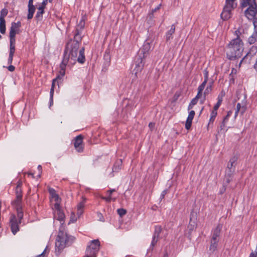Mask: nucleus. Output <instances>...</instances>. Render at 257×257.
I'll use <instances>...</instances> for the list:
<instances>
[{
	"label": "nucleus",
	"mask_w": 257,
	"mask_h": 257,
	"mask_svg": "<svg viewBox=\"0 0 257 257\" xmlns=\"http://www.w3.org/2000/svg\"><path fill=\"white\" fill-rule=\"evenodd\" d=\"M81 41V37L80 35L79 31L78 28H76L73 40L71 39L67 43L65 48V50H67V51H69V52H70L71 63L72 64H75L76 61L81 64H83L85 61L84 47L81 48L78 56L79 43Z\"/></svg>",
	"instance_id": "nucleus-1"
},
{
	"label": "nucleus",
	"mask_w": 257,
	"mask_h": 257,
	"mask_svg": "<svg viewBox=\"0 0 257 257\" xmlns=\"http://www.w3.org/2000/svg\"><path fill=\"white\" fill-rule=\"evenodd\" d=\"M63 227H61L55 242V253L59 255L63 249L72 244L75 239V237L68 235L62 230Z\"/></svg>",
	"instance_id": "nucleus-2"
},
{
	"label": "nucleus",
	"mask_w": 257,
	"mask_h": 257,
	"mask_svg": "<svg viewBox=\"0 0 257 257\" xmlns=\"http://www.w3.org/2000/svg\"><path fill=\"white\" fill-rule=\"evenodd\" d=\"M242 40H231L227 45L226 57L229 60L240 58L244 50Z\"/></svg>",
	"instance_id": "nucleus-3"
},
{
	"label": "nucleus",
	"mask_w": 257,
	"mask_h": 257,
	"mask_svg": "<svg viewBox=\"0 0 257 257\" xmlns=\"http://www.w3.org/2000/svg\"><path fill=\"white\" fill-rule=\"evenodd\" d=\"M151 49L149 42L145 41L143 47L139 50L137 55L135 57L134 71L135 73L141 72L143 69L145 63V59L147 57L149 51Z\"/></svg>",
	"instance_id": "nucleus-4"
},
{
	"label": "nucleus",
	"mask_w": 257,
	"mask_h": 257,
	"mask_svg": "<svg viewBox=\"0 0 257 257\" xmlns=\"http://www.w3.org/2000/svg\"><path fill=\"white\" fill-rule=\"evenodd\" d=\"M197 217V213L192 210L190 215V221L187 226V229L185 231V235L190 240H191L192 238V231L195 230L197 226L196 223Z\"/></svg>",
	"instance_id": "nucleus-5"
},
{
	"label": "nucleus",
	"mask_w": 257,
	"mask_h": 257,
	"mask_svg": "<svg viewBox=\"0 0 257 257\" xmlns=\"http://www.w3.org/2000/svg\"><path fill=\"white\" fill-rule=\"evenodd\" d=\"M22 197L20 195L16 196V199L12 202V205L15 206L17 211V216L19 219V222H22V220L23 219V212L22 210V207L21 205Z\"/></svg>",
	"instance_id": "nucleus-6"
},
{
	"label": "nucleus",
	"mask_w": 257,
	"mask_h": 257,
	"mask_svg": "<svg viewBox=\"0 0 257 257\" xmlns=\"http://www.w3.org/2000/svg\"><path fill=\"white\" fill-rule=\"evenodd\" d=\"M21 223V222H19V219L18 216H16L14 214L11 215L9 224L11 231L14 234H16L19 231V224Z\"/></svg>",
	"instance_id": "nucleus-7"
},
{
	"label": "nucleus",
	"mask_w": 257,
	"mask_h": 257,
	"mask_svg": "<svg viewBox=\"0 0 257 257\" xmlns=\"http://www.w3.org/2000/svg\"><path fill=\"white\" fill-rule=\"evenodd\" d=\"M83 137L82 135L77 136L74 139V146L78 152L83 151L84 147L82 145Z\"/></svg>",
	"instance_id": "nucleus-8"
},
{
	"label": "nucleus",
	"mask_w": 257,
	"mask_h": 257,
	"mask_svg": "<svg viewBox=\"0 0 257 257\" xmlns=\"http://www.w3.org/2000/svg\"><path fill=\"white\" fill-rule=\"evenodd\" d=\"M257 5L254 3V5H250L249 7L244 11L245 16L249 19L251 18H254L255 16L256 12Z\"/></svg>",
	"instance_id": "nucleus-9"
},
{
	"label": "nucleus",
	"mask_w": 257,
	"mask_h": 257,
	"mask_svg": "<svg viewBox=\"0 0 257 257\" xmlns=\"http://www.w3.org/2000/svg\"><path fill=\"white\" fill-rule=\"evenodd\" d=\"M68 52L67 50H64L63 59L60 66V70H65L66 66L69 62L72 64L71 63L70 52L68 54Z\"/></svg>",
	"instance_id": "nucleus-10"
},
{
	"label": "nucleus",
	"mask_w": 257,
	"mask_h": 257,
	"mask_svg": "<svg viewBox=\"0 0 257 257\" xmlns=\"http://www.w3.org/2000/svg\"><path fill=\"white\" fill-rule=\"evenodd\" d=\"M48 0H44L42 5L38 8V11L37 12L35 16V19L37 22L41 21L43 19V14L44 13V9L47 5Z\"/></svg>",
	"instance_id": "nucleus-11"
},
{
	"label": "nucleus",
	"mask_w": 257,
	"mask_h": 257,
	"mask_svg": "<svg viewBox=\"0 0 257 257\" xmlns=\"http://www.w3.org/2000/svg\"><path fill=\"white\" fill-rule=\"evenodd\" d=\"M232 11L228 9L227 7H224L223 11L220 15L221 18L223 21H227L232 16Z\"/></svg>",
	"instance_id": "nucleus-12"
},
{
	"label": "nucleus",
	"mask_w": 257,
	"mask_h": 257,
	"mask_svg": "<svg viewBox=\"0 0 257 257\" xmlns=\"http://www.w3.org/2000/svg\"><path fill=\"white\" fill-rule=\"evenodd\" d=\"M195 114V112L194 110H191L189 112L185 123V128L186 130H189L190 129L192 125V120L194 117Z\"/></svg>",
	"instance_id": "nucleus-13"
},
{
	"label": "nucleus",
	"mask_w": 257,
	"mask_h": 257,
	"mask_svg": "<svg viewBox=\"0 0 257 257\" xmlns=\"http://www.w3.org/2000/svg\"><path fill=\"white\" fill-rule=\"evenodd\" d=\"M19 34L18 32H16V30L13 29V28L10 29V46H15L16 43V35Z\"/></svg>",
	"instance_id": "nucleus-14"
},
{
	"label": "nucleus",
	"mask_w": 257,
	"mask_h": 257,
	"mask_svg": "<svg viewBox=\"0 0 257 257\" xmlns=\"http://www.w3.org/2000/svg\"><path fill=\"white\" fill-rule=\"evenodd\" d=\"M238 159V157L237 155H234L232 157H231L227 166V169H231V170H234L235 168V165H234V164L237 161Z\"/></svg>",
	"instance_id": "nucleus-15"
},
{
	"label": "nucleus",
	"mask_w": 257,
	"mask_h": 257,
	"mask_svg": "<svg viewBox=\"0 0 257 257\" xmlns=\"http://www.w3.org/2000/svg\"><path fill=\"white\" fill-rule=\"evenodd\" d=\"M60 78L61 77L60 76H57L56 78L55 79H53L52 81V86H51V88L50 92V106H51L53 104V95H54V87H55V85L56 80L57 79H60Z\"/></svg>",
	"instance_id": "nucleus-16"
},
{
	"label": "nucleus",
	"mask_w": 257,
	"mask_h": 257,
	"mask_svg": "<svg viewBox=\"0 0 257 257\" xmlns=\"http://www.w3.org/2000/svg\"><path fill=\"white\" fill-rule=\"evenodd\" d=\"M100 242L98 239H94L91 241V244L88 245L87 247L92 250H94V251H98L99 249Z\"/></svg>",
	"instance_id": "nucleus-17"
},
{
	"label": "nucleus",
	"mask_w": 257,
	"mask_h": 257,
	"mask_svg": "<svg viewBox=\"0 0 257 257\" xmlns=\"http://www.w3.org/2000/svg\"><path fill=\"white\" fill-rule=\"evenodd\" d=\"M236 0H226L225 5L224 7H227L228 9L232 11L237 7V4L235 3Z\"/></svg>",
	"instance_id": "nucleus-18"
},
{
	"label": "nucleus",
	"mask_w": 257,
	"mask_h": 257,
	"mask_svg": "<svg viewBox=\"0 0 257 257\" xmlns=\"http://www.w3.org/2000/svg\"><path fill=\"white\" fill-rule=\"evenodd\" d=\"M55 217L57 220L60 221L62 224L64 223V218L65 216L62 210H58V211L56 212Z\"/></svg>",
	"instance_id": "nucleus-19"
},
{
	"label": "nucleus",
	"mask_w": 257,
	"mask_h": 257,
	"mask_svg": "<svg viewBox=\"0 0 257 257\" xmlns=\"http://www.w3.org/2000/svg\"><path fill=\"white\" fill-rule=\"evenodd\" d=\"M15 52V46H10V53L8 60L9 64H12L13 60L14 55Z\"/></svg>",
	"instance_id": "nucleus-20"
},
{
	"label": "nucleus",
	"mask_w": 257,
	"mask_h": 257,
	"mask_svg": "<svg viewBox=\"0 0 257 257\" xmlns=\"http://www.w3.org/2000/svg\"><path fill=\"white\" fill-rule=\"evenodd\" d=\"M252 58V57H251V55H250L248 53L245 55V56L241 59L240 61L239 66H240L242 63H244L246 64H250L251 63V60Z\"/></svg>",
	"instance_id": "nucleus-21"
},
{
	"label": "nucleus",
	"mask_w": 257,
	"mask_h": 257,
	"mask_svg": "<svg viewBox=\"0 0 257 257\" xmlns=\"http://www.w3.org/2000/svg\"><path fill=\"white\" fill-rule=\"evenodd\" d=\"M175 26L172 25L171 26V29L167 32L166 34V41L168 42L170 39H173L172 35L175 33Z\"/></svg>",
	"instance_id": "nucleus-22"
},
{
	"label": "nucleus",
	"mask_w": 257,
	"mask_h": 257,
	"mask_svg": "<svg viewBox=\"0 0 257 257\" xmlns=\"http://www.w3.org/2000/svg\"><path fill=\"white\" fill-rule=\"evenodd\" d=\"M97 252V251H94V250H92L88 247H87L86 254L84 257H96Z\"/></svg>",
	"instance_id": "nucleus-23"
},
{
	"label": "nucleus",
	"mask_w": 257,
	"mask_h": 257,
	"mask_svg": "<svg viewBox=\"0 0 257 257\" xmlns=\"http://www.w3.org/2000/svg\"><path fill=\"white\" fill-rule=\"evenodd\" d=\"M213 83V81L209 82L206 88L205 89L203 93L204 100L205 99L206 96L211 92Z\"/></svg>",
	"instance_id": "nucleus-24"
},
{
	"label": "nucleus",
	"mask_w": 257,
	"mask_h": 257,
	"mask_svg": "<svg viewBox=\"0 0 257 257\" xmlns=\"http://www.w3.org/2000/svg\"><path fill=\"white\" fill-rule=\"evenodd\" d=\"M222 228V225L218 224L216 228L213 230L212 234L220 237V232Z\"/></svg>",
	"instance_id": "nucleus-25"
},
{
	"label": "nucleus",
	"mask_w": 257,
	"mask_h": 257,
	"mask_svg": "<svg viewBox=\"0 0 257 257\" xmlns=\"http://www.w3.org/2000/svg\"><path fill=\"white\" fill-rule=\"evenodd\" d=\"M218 242L219 241H218L213 240L212 239H211L209 250L211 251L212 252L216 250L218 246Z\"/></svg>",
	"instance_id": "nucleus-26"
},
{
	"label": "nucleus",
	"mask_w": 257,
	"mask_h": 257,
	"mask_svg": "<svg viewBox=\"0 0 257 257\" xmlns=\"http://www.w3.org/2000/svg\"><path fill=\"white\" fill-rule=\"evenodd\" d=\"M162 227L160 225H157L155 227V231L154 232L153 236L155 238H159L160 234L162 232Z\"/></svg>",
	"instance_id": "nucleus-27"
},
{
	"label": "nucleus",
	"mask_w": 257,
	"mask_h": 257,
	"mask_svg": "<svg viewBox=\"0 0 257 257\" xmlns=\"http://www.w3.org/2000/svg\"><path fill=\"white\" fill-rule=\"evenodd\" d=\"M256 42H257V35L253 33L251 36L248 38V43L250 45H252L255 44Z\"/></svg>",
	"instance_id": "nucleus-28"
},
{
	"label": "nucleus",
	"mask_w": 257,
	"mask_h": 257,
	"mask_svg": "<svg viewBox=\"0 0 257 257\" xmlns=\"http://www.w3.org/2000/svg\"><path fill=\"white\" fill-rule=\"evenodd\" d=\"M122 164V161L121 160H118L115 162V164H114V166L112 168V170L113 172H117L120 169V166Z\"/></svg>",
	"instance_id": "nucleus-29"
},
{
	"label": "nucleus",
	"mask_w": 257,
	"mask_h": 257,
	"mask_svg": "<svg viewBox=\"0 0 257 257\" xmlns=\"http://www.w3.org/2000/svg\"><path fill=\"white\" fill-rule=\"evenodd\" d=\"M35 7L28 8V14L27 16V18L28 20H31L33 18L34 14L35 12Z\"/></svg>",
	"instance_id": "nucleus-30"
},
{
	"label": "nucleus",
	"mask_w": 257,
	"mask_h": 257,
	"mask_svg": "<svg viewBox=\"0 0 257 257\" xmlns=\"http://www.w3.org/2000/svg\"><path fill=\"white\" fill-rule=\"evenodd\" d=\"M0 32L4 34L6 33V21L5 19L0 20Z\"/></svg>",
	"instance_id": "nucleus-31"
},
{
	"label": "nucleus",
	"mask_w": 257,
	"mask_h": 257,
	"mask_svg": "<svg viewBox=\"0 0 257 257\" xmlns=\"http://www.w3.org/2000/svg\"><path fill=\"white\" fill-rule=\"evenodd\" d=\"M257 52V47L256 46H252L249 51L247 52L250 55H251V57H253L256 53Z\"/></svg>",
	"instance_id": "nucleus-32"
},
{
	"label": "nucleus",
	"mask_w": 257,
	"mask_h": 257,
	"mask_svg": "<svg viewBox=\"0 0 257 257\" xmlns=\"http://www.w3.org/2000/svg\"><path fill=\"white\" fill-rule=\"evenodd\" d=\"M21 27V23L20 21H18L17 23L13 22L12 23V26L11 28H13V29L19 30L20 28Z\"/></svg>",
	"instance_id": "nucleus-33"
},
{
	"label": "nucleus",
	"mask_w": 257,
	"mask_h": 257,
	"mask_svg": "<svg viewBox=\"0 0 257 257\" xmlns=\"http://www.w3.org/2000/svg\"><path fill=\"white\" fill-rule=\"evenodd\" d=\"M217 114V111H212L211 113V117L210 118V119H209V124H208V125L211 123H213V121H214L215 120V118Z\"/></svg>",
	"instance_id": "nucleus-34"
},
{
	"label": "nucleus",
	"mask_w": 257,
	"mask_h": 257,
	"mask_svg": "<svg viewBox=\"0 0 257 257\" xmlns=\"http://www.w3.org/2000/svg\"><path fill=\"white\" fill-rule=\"evenodd\" d=\"M251 0H241L240 7L244 8L250 5Z\"/></svg>",
	"instance_id": "nucleus-35"
},
{
	"label": "nucleus",
	"mask_w": 257,
	"mask_h": 257,
	"mask_svg": "<svg viewBox=\"0 0 257 257\" xmlns=\"http://www.w3.org/2000/svg\"><path fill=\"white\" fill-rule=\"evenodd\" d=\"M159 240V238H155L154 237H153L152 241L151 242V244L150 247L149 249L153 250L154 247L156 245L158 241Z\"/></svg>",
	"instance_id": "nucleus-36"
},
{
	"label": "nucleus",
	"mask_w": 257,
	"mask_h": 257,
	"mask_svg": "<svg viewBox=\"0 0 257 257\" xmlns=\"http://www.w3.org/2000/svg\"><path fill=\"white\" fill-rule=\"evenodd\" d=\"M8 13V11L7 9H3L2 10L1 12V16H0V20L3 19H5L4 17H6Z\"/></svg>",
	"instance_id": "nucleus-37"
},
{
	"label": "nucleus",
	"mask_w": 257,
	"mask_h": 257,
	"mask_svg": "<svg viewBox=\"0 0 257 257\" xmlns=\"http://www.w3.org/2000/svg\"><path fill=\"white\" fill-rule=\"evenodd\" d=\"M117 212L120 217H122L126 213V210L123 208H119L117 210Z\"/></svg>",
	"instance_id": "nucleus-38"
},
{
	"label": "nucleus",
	"mask_w": 257,
	"mask_h": 257,
	"mask_svg": "<svg viewBox=\"0 0 257 257\" xmlns=\"http://www.w3.org/2000/svg\"><path fill=\"white\" fill-rule=\"evenodd\" d=\"M234 35L236 36V38L232 39V40H236L237 39L239 40H242L240 38V36L241 35V33L238 29L235 31Z\"/></svg>",
	"instance_id": "nucleus-39"
},
{
	"label": "nucleus",
	"mask_w": 257,
	"mask_h": 257,
	"mask_svg": "<svg viewBox=\"0 0 257 257\" xmlns=\"http://www.w3.org/2000/svg\"><path fill=\"white\" fill-rule=\"evenodd\" d=\"M234 171V170L228 169L227 172L225 173V176L228 177L229 178H230L231 177H233Z\"/></svg>",
	"instance_id": "nucleus-40"
},
{
	"label": "nucleus",
	"mask_w": 257,
	"mask_h": 257,
	"mask_svg": "<svg viewBox=\"0 0 257 257\" xmlns=\"http://www.w3.org/2000/svg\"><path fill=\"white\" fill-rule=\"evenodd\" d=\"M49 192L51 196V197L53 198V197L56 196V195H57L56 193V192L55 190L52 188H49L48 189Z\"/></svg>",
	"instance_id": "nucleus-41"
},
{
	"label": "nucleus",
	"mask_w": 257,
	"mask_h": 257,
	"mask_svg": "<svg viewBox=\"0 0 257 257\" xmlns=\"http://www.w3.org/2000/svg\"><path fill=\"white\" fill-rule=\"evenodd\" d=\"M76 220L77 219L75 216V213L74 212H72L71 214L70 220L68 224H70L71 222H75L76 221Z\"/></svg>",
	"instance_id": "nucleus-42"
},
{
	"label": "nucleus",
	"mask_w": 257,
	"mask_h": 257,
	"mask_svg": "<svg viewBox=\"0 0 257 257\" xmlns=\"http://www.w3.org/2000/svg\"><path fill=\"white\" fill-rule=\"evenodd\" d=\"M207 82V81H205V80H204V81L201 83V84L199 86L198 90L203 91L205 87V85H206Z\"/></svg>",
	"instance_id": "nucleus-43"
},
{
	"label": "nucleus",
	"mask_w": 257,
	"mask_h": 257,
	"mask_svg": "<svg viewBox=\"0 0 257 257\" xmlns=\"http://www.w3.org/2000/svg\"><path fill=\"white\" fill-rule=\"evenodd\" d=\"M84 206V203L83 201H82L80 202L78 205H77V210L79 211H80L81 210H82L83 207Z\"/></svg>",
	"instance_id": "nucleus-44"
},
{
	"label": "nucleus",
	"mask_w": 257,
	"mask_h": 257,
	"mask_svg": "<svg viewBox=\"0 0 257 257\" xmlns=\"http://www.w3.org/2000/svg\"><path fill=\"white\" fill-rule=\"evenodd\" d=\"M203 73L204 75V80L206 81H208V71L207 69H205L203 71Z\"/></svg>",
	"instance_id": "nucleus-45"
},
{
	"label": "nucleus",
	"mask_w": 257,
	"mask_h": 257,
	"mask_svg": "<svg viewBox=\"0 0 257 257\" xmlns=\"http://www.w3.org/2000/svg\"><path fill=\"white\" fill-rule=\"evenodd\" d=\"M232 178L233 177H230V178H229L228 177H224V181L225 182V183H224V184H225L226 185H227L232 180Z\"/></svg>",
	"instance_id": "nucleus-46"
},
{
	"label": "nucleus",
	"mask_w": 257,
	"mask_h": 257,
	"mask_svg": "<svg viewBox=\"0 0 257 257\" xmlns=\"http://www.w3.org/2000/svg\"><path fill=\"white\" fill-rule=\"evenodd\" d=\"M65 70H60L59 71V74L57 76H60L61 78L60 79H57L56 80V81L58 80H61L62 79V78L65 75Z\"/></svg>",
	"instance_id": "nucleus-47"
},
{
	"label": "nucleus",
	"mask_w": 257,
	"mask_h": 257,
	"mask_svg": "<svg viewBox=\"0 0 257 257\" xmlns=\"http://www.w3.org/2000/svg\"><path fill=\"white\" fill-rule=\"evenodd\" d=\"M54 207L56 210V212L58 211V210H61V207H60V203H55L54 204Z\"/></svg>",
	"instance_id": "nucleus-48"
},
{
	"label": "nucleus",
	"mask_w": 257,
	"mask_h": 257,
	"mask_svg": "<svg viewBox=\"0 0 257 257\" xmlns=\"http://www.w3.org/2000/svg\"><path fill=\"white\" fill-rule=\"evenodd\" d=\"M220 105L221 104H220L219 102H217L216 104L214 106L212 111L215 112L217 111Z\"/></svg>",
	"instance_id": "nucleus-49"
},
{
	"label": "nucleus",
	"mask_w": 257,
	"mask_h": 257,
	"mask_svg": "<svg viewBox=\"0 0 257 257\" xmlns=\"http://www.w3.org/2000/svg\"><path fill=\"white\" fill-rule=\"evenodd\" d=\"M225 123L224 122H221L219 126V128L218 130V132L219 133L221 131L223 130L225 127Z\"/></svg>",
	"instance_id": "nucleus-50"
},
{
	"label": "nucleus",
	"mask_w": 257,
	"mask_h": 257,
	"mask_svg": "<svg viewBox=\"0 0 257 257\" xmlns=\"http://www.w3.org/2000/svg\"><path fill=\"white\" fill-rule=\"evenodd\" d=\"M16 196L20 195L21 197H22V192L21 189L16 188Z\"/></svg>",
	"instance_id": "nucleus-51"
},
{
	"label": "nucleus",
	"mask_w": 257,
	"mask_h": 257,
	"mask_svg": "<svg viewBox=\"0 0 257 257\" xmlns=\"http://www.w3.org/2000/svg\"><path fill=\"white\" fill-rule=\"evenodd\" d=\"M226 185L225 184H224L222 188L220 189L219 193L220 194H222L226 190Z\"/></svg>",
	"instance_id": "nucleus-52"
},
{
	"label": "nucleus",
	"mask_w": 257,
	"mask_h": 257,
	"mask_svg": "<svg viewBox=\"0 0 257 257\" xmlns=\"http://www.w3.org/2000/svg\"><path fill=\"white\" fill-rule=\"evenodd\" d=\"M167 192H168V189H165L162 191L161 195V197H160V198L161 200H162L165 197V196L167 193Z\"/></svg>",
	"instance_id": "nucleus-53"
},
{
	"label": "nucleus",
	"mask_w": 257,
	"mask_h": 257,
	"mask_svg": "<svg viewBox=\"0 0 257 257\" xmlns=\"http://www.w3.org/2000/svg\"><path fill=\"white\" fill-rule=\"evenodd\" d=\"M104 58L108 62H109L110 60V57L109 53H105L104 56Z\"/></svg>",
	"instance_id": "nucleus-54"
},
{
	"label": "nucleus",
	"mask_w": 257,
	"mask_h": 257,
	"mask_svg": "<svg viewBox=\"0 0 257 257\" xmlns=\"http://www.w3.org/2000/svg\"><path fill=\"white\" fill-rule=\"evenodd\" d=\"M53 198L54 199L56 203H58V202L60 203L61 198H60L58 194L57 195H56V196L53 197Z\"/></svg>",
	"instance_id": "nucleus-55"
},
{
	"label": "nucleus",
	"mask_w": 257,
	"mask_h": 257,
	"mask_svg": "<svg viewBox=\"0 0 257 257\" xmlns=\"http://www.w3.org/2000/svg\"><path fill=\"white\" fill-rule=\"evenodd\" d=\"M202 91H203L198 90V93H197V95L196 96L195 98H197V99H198L199 98H200L202 95Z\"/></svg>",
	"instance_id": "nucleus-56"
},
{
	"label": "nucleus",
	"mask_w": 257,
	"mask_h": 257,
	"mask_svg": "<svg viewBox=\"0 0 257 257\" xmlns=\"http://www.w3.org/2000/svg\"><path fill=\"white\" fill-rule=\"evenodd\" d=\"M101 198L103 199V200H105L106 201L108 202H110L111 201V197L110 196H109L108 197H104V196H102L101 197Z\"/></svg>",
	"instance_id": "nucleus-57"
},
{
	"label": "nucleus",
	"mask_w": 257,
	"mask_h": 257,
	"mask_svg": "<svg viewBox=\"0 0 257 257\" xmlns=\"http://www.w3.org/2000/svg\"><path fill=\"white\" fill-rule=\"evenodd\" d=\"M10 65L9 66H8L7 67V68L10 71L13 72L15 69V66H14L13 65H12L11 64H10Z\"/></svg>",
	"instance_id": "nucleus-58"
},
{
	"label": "nucleus",
	"mask_w": 257,
	"mask_h": 257,
	"mask_svg": "<svg viewBox=\"0 0 257 257\" xmlns=\"http://www.w3.org/2000/svg\"><path fill=\"white\" fill-rule=\"evenodd\" d=\"M257 22H256V21H254L253 24V25H254V32L253 33L254 34H255V35H257V25L256 24Z\"/></svg>",
	"instance_id": "nucleus-59"
},
{
	"label": "nucleus",
	"mask_w": 257,
	"mask_h": 257,
	"mask_svg": "<svg viewBox=\"0 0 257 257\" xmlns=\"http://www.w3.org/2000/svg\"><path fill=\"white\" fill-rule=\"evenodd\" d=\"M198 99H197V98H194L193 99H192V100H191V105H195L197 103V101H198Z\"/></svg>",
	"instance_id": "nucleus-60"
},
{
	"label": "nucleus",
	"mask_w": 257,
	"mask_h": 257,
	"mask_svg": "<svg viewBox=\"0 0 257 257\" xmlns=\"http://www.w3.org/2000/svg\"><path fill=\"white\" fill-rule=\"evenodd\" d=\"M84 25H85V22H84V21L83 20H82V21H80L78 26H80V29H83V28L84 27Z\"/></svg>",
	"instance_id": "nucleus-61"
},
{
	"label": "nucleus",
	"mask_w": 257,
	"mask_h": 257,
	"mask_svg": "<svg viewBox=\"0 0 257 257\" xmlns=\"http://www.w3.org/2000/svg\"><path fill=\"white\" fill-rule=\"evenodd\" d=\"M38 170H39V174L38 175V177H41V174L42 171V167L41 165H39L38 166Z\"/></svg>",
	"instance_id": "nucleus-62"
},
{
	"label": "nucleus",
	"mask_w": 257,
	"mask_h": 257,
	"mask_svg": "<svg viewBox=\"0 0 257 257\" xmlns=\"http://www.w3.org/2000/svg\"><path fill=\"white\" fill-rule=\"evenodd\" d=\"M211 239H212L213 240H215V241L216 240V241H219V237H218L217 236H215L214 235L212 234Z\"/></svg>",
	"instance_id": "nucleus-63"
},
{
	"label": "nucleus",
	"mask_w": 257,
	"mask_h": 257,
	"mask_svg": "<svg viewBox=\"0 0 257 257\" xmlns=\"http://www.w3.org/2000/svg\"><path fill=\"white\" fill-rule=\"evenodd\" d=\"M232 111L229 110L227 112V115L225 116V119H228L229 117L232 114Z\"/></svg>",
	"instance_id": "nucleus-64"
}]
</instances>
